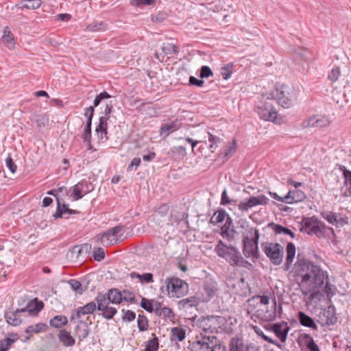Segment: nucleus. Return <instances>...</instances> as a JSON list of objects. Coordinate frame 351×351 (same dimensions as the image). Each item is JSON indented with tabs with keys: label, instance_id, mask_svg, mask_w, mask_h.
Masks as SVG:
<instances>
[{
	"label": "nucleus",
	"instance_id": "39",
	"mask_svg": "<svg viewBox=\"0 0 351 351\" xmlns=\"http://www.w3.org/2000/svg\"><path fill=\"white\" fill-rule=\"evenodd\" d=\"M48 326L44 323H38L35 325H31L27 327L25 332V333H39L47 330Z\"/></svg>",
	"mask_w": 351,
	"mask_h": 351
},
{
	"label": "nucleus",
	"instance_id": "16",
	"mask_svg": "<svg viewBox=\"0 0 351 351\" xmlns=\"http://www.w3.org/2000/svg\"><path fill=\"white\" fill-rule=\"evenodd\" d=\"M79 211L71 209L69 208V204L63 202L61 203L60 199H58V205L56 208V213L53 215V218L59 219V218H65L68 219L69 217L65 216L66 214L73 215V214H78Z\"/></svg>",
	"mask_w": 351,
	"mask_h": 351
},
{
	"label": "nucleus",
	"instance_id": "42",
	"mask_svg": "<svg viewBox=\"0 0 351 351\" xmlns=\"http://www.w3.org/2000/svg\"><path fill=\"white\" fill-rule=\"evenodd\" d=\"M304 339L307 349L309 351H320L319 346L315 342L313 338L308 334H305Z\"/></svg>",
	"mask_w": 351,
	"mask_h": 351
},
{
	"label": "nucleus",
	"instance_id": "36",
	"mask_svg": "<svg viewBox=\"0 0 351 351\" xmlns=\"http://www.w3.org/2000/svg\"><path fill=\"white\" fill-rule=\"evenodd\" d=\"M186 337V330L180 327H174L171 330V340L182 341Z\"/></svg>",
	"mask_w": 351,
	"mask_h": 351
},
{
	"label": "nucleus",
	"instance_id": "28",
	"mask_svg": "<svg viewBox=\"0 0 351 351\" xmlns=\"http://www.w3.org/2000/svg\"><path fill=\"white\" fill-rule=\"evenodd\" d=\"M298 318L301 325L305 327L311 328L315 330H317V326L313 319L306 315L305 313L302 311L299 312Z\"/></svg>",
	"mask_w": 351,
	"mask_h": 351
},
{
	"label": "nucleus",
	"instance_id": "23",
	"mask_svg": "<svg viewBox=\"0 0 351 351\" xmlns=\"http://www.w3.org/2000/svg\"><path fill=\"white\" fill-rule=\"evenodd\" d=\"M44 307V303L42 301L38 300L37 298L29 302L26 306L21 308V309L24 310V313L29 312L32 315H37Z\"/></svg>",
	"mask_w": 351,
	"mask_h": 351
},
{
	"label": "nucleus",
	"instance_id": "55",
	"mask_svg": "<svg viewBox=\"0 0 351 351\" xmlns=\"http://www.w3.org/2000/svg\"><path fill=\"white\" fill-rule=\"evenodd\" d=\"M140 306L141 308L149 313H152L154 311V304L152 300L147 298H142L140 302Z\"/></svg>",
	"mask_w": 351,
	"mask_h": 351
},
{
	"label": "nucleus",
	"instance_id": "31",
	"mask_svg": "<svg viewBox=\"0 0 351 351\" xmlns=\"http://www.w3.org/2000/svg\"><path fill=\"white\" fill-rule=\"evenodd\" d=\"M269 226L271 227L272 230L276 234H287L289 235L291 239H294L295 237V234L293 232H292L288 228L282 226V225L274 223H269Z\"/></svg>",
	"mask_w": 351,
	"mask_h": 351
},
{
	"label": "nucleus",
	"instance_id": "27",
	"mask_svg": "<svg viewBox=\"0 0 351 351\" xmlns=\"http://www.w3.org/2000/svg\"><path fill=\"white\" fill-rule=\"evenodd\" d=\"M207 321L210 323L207 328H204V330L206 332L207 330H210L211 332H213L214 330L217 329V326L221 324L223 325L226 319L225 317L222 316H210L207 318Z\"/></svg>",
	"mask_w": 351,
	"mask_h": 351
},
{
	"label": "nucleus",
	"instance_id": "40",
	"mask_svg": "<svg viewBox=\"0 0 351 351\" xmlns=\"http://www.w3.org/2000/svg\"><path fill=\"white\" fill-rule=\"evenodd\" d=\"M68 283L73 291L77 293L82 294L88 288L89 281L88 280L86 282V285L84 289L82 287V283L76 279H71L69 280Z\"/></svg>",
	"mask_w": 351,
	"mask_h": 351
},
{
	"label": "nucleus",
	"instance_id": "17",
	"mask_svg": "<svg viewBox=\"0 0 351 351\" xmlns=\"http://www.w3.org/2000/svg\"><path fill=\"white\" fill-rule=\"evenodd\" d=\"M265 309L263 308L261 310L258 316L264 321L270 322L276 319L278 317L277 311H276V300L274 298L272 300V304L270 306V308H268L267 306H265Z\"/></svg>",
	"mask_w": 351,
	"mask_h": 351
},
{
	"label": "nucleus",
	"instance_id": "12",
	"mask_svg": "<svg viewBox=\"0 0 351 351\" xmlns=\"http://www.w3.org/2000/svg\"><path fill=\"white\" fill-rule=\"evenodd\" d=\"M337 321V318L334 306H328L326 308L321 309L318 315L317 322H319L322 326L333 325Z\"/></svg>",
	"mask_w": 351,
	"mask_h": 351
},
{
	"label": "nucleus",
	"instance_id": "64",
	"mask_svg": "<svg viewBox=\"0 0 351 351\" xmlns=\"http://www.w3.org/2000/svg\"><path fill=\"white\" fill-rule=\"evenodd\" d=\"M164 319L167 317H173V311L169 307H163L157 315Z\"/></svg>",
	"mask_w": 351,
	"mask_h": 351
},
{
	"label": "nucleus",
	"instance_id": "8",
	"mask_svg": "<svg viewBox=\"0 0 351 351\" xmlns=\"http://www.w3.org/2000/svg\"><path fill=\"white\" fill-rule=\"evenodd\" d=\"M262 249L270 261L275 265H279L282 261L283 247L278 243L264 242L261 244Z\"/></svg>",
	"mask_w": 351,
	"mask_h": 351
},
{
	"label": "nucleus",
	"instance_id": "60",
	"mask_svg": "<svg viewBox=\"0 0 351 351\" xmlns=\"http://www.w3.org/2000/svg\"><path fill=\"white\" fill-rule=\"evenodd\" d=\"M176 130V125L173 123L165 124L160 128V134L168 136L170 133Z\"/></svg>",
	"mask_w": 351,
	"mask_h": 351
},
{
	"label": "nucleus",
	"instance_id": "10",
	"mask_svg": "<svg viewBox=\"0 0 351 351\" xmlns=\"http://www.w3.org/2000/svg\"><path fill=\"white\" fill-rule=\"evenodd\" d=\"M95 301L99 302V308L102 309L103 304L106 302L119 304L123 301V293L116 288L110 289L106 294L99 292L95 298Z\"/></svg>",
	"mask_w": 351,
	"mask_h": 351
},
{
	"label": "nucleus",
	"instance_id": "49",
	"mask_svg": "<svg viewBox=\"0 0 351 351\" xmlns=\"http://www.w3.org/2000/svg\"><path fill=\"white\" fill-rule=\"evenodd\" d=\"M106 26L104 22L94 21L87 26V29L90 32L104 31Z\"/></svg>",
	"mask_w": 351,
	"mask_h": 351
},
{
	"label": "nucleus",
	"instance_id": "35",
	"mask_svg": "<svg viewBox=\"0 0 351 351\" xmlns=\"http://www.w3.org/2000/svg\"><path fill=\"white\" fill-rule=\"evenodd\" d=\"M211 349L210 342H207L206 339H201L195 341L191 345L192 351H208Z\"/></svg>",
	"mask_w": 351,
	"mask_h": 351
},
{
	"label": "nucleus",
	"instance_id": "5",
	"mask_svg": "<svg viewBox=\"0 0 351 351\" xmlns=\"http://www.w3.org/2000/svg\"><path fill=\"white\" fill-rule=\"evenodd\" d=\"M165 282L166 291L171 297L181 298L189 292V285L178 278H167Z\"/></svg>",
	"mask_w": 351,
	"mask_h": 351
},
{
	"label": "nucleus",
	"instance_id": "14",
	"mask_svg": "<svg viewBox=\"0 0 351 351\" xmlns=\"http://www.w3.org/2000/svg\"><path fill=\"white\" fill-rule=\"evenodd\" d=\"M91 324L92 321L89 319V317L86 318V321L78 320L77 324L74 328L75 335L79 340L78 344L88 336L90 332L88 325Z\"/></svg>",
	"mask_w": 351,
	"mask_h": 351
},
{
	"label": "nucleus",
	"instance_id": "11",
	"mask_svg": "<svg viewBox=\"0 0 351 351\" xmlns=\"http://www.w3.org/2000/svg\"><path fill=\"white\" fill-rule=\"evenodd\" d=\"M330 121L329 118L323 114H313L308 119L304 120L302 126L304 128H325L330 125Z\"/></svg>",
	"mask_w": 351,
	"mask_h": 351
},
{
	"label": "nucleus",
	"instance_id": "6",
	"mask_svg": "<svg viewBox=\"0 0 351 351\" xmlns=\"http://www.w3.org/2000/svg\"><path fill=\"white\" fill-rule=\"evenodd\" d=\"M216 251L217 254L226 258L231 265L241 266V260L238 250L232 246H228L222 241H219Z\"/></svg>",
	"mask_w": 351,
	"mask_h": 351
},
{
	"label": "nucleus",
	"instance_id": "2",
	"mask_svg": "<svg viewBox=\"0 0 351 351\" xmlns=\"http://www.w3.org/2000/svg\"><path fill=\"white\" fill-rule=\"evenodd\" d=\"M274 100L269 95H263L256 106V111L260 118L265 121L274 122L277 119V112L273 106Z\"/></svg>",
	"mask_w": 351,
	"mask_h": 351
},
{
	"label": "nucleus",
	"instance_id": "58",
	"mask_svg": "<svg viewBox=\"0 0 351 351\" xmlns=\"http://www.w3.org/2000/svg\"><path fill=\"white\" fill-rule=\"evenodd\" d=\"M93 256L95 261L100 262L105 258V252L101 247H96L93 252Z\"/></svg>",
	"mask_w": 351,
	"mask_h": 351
},
{
	"label": "nucleus",
	"instance_id": "50",
	"mask_svg": "<svg viewBox=\"0 0 351 351\" xmlns=\"http://www.w3.org/2000/svg\"><path fill=\"white\" fill-rule=\"evenodd\" d=\"M112 96L107 93L106 91H103L100 93L99 94L97 95L94 101H93V106L94 108L98 106L102 101L104 99H110Z\"/></svg>",
	"mask_w": 351,
	"mask_h": 351
},
{
	"label": "nucleus",
	"instance_id": "25",
	"mask_svg": "<svg viewBox=\"0 0 351 351\" xmlns=\"http://www.w3.org/2000/svg\"><path fill=\"white\" fill-rule=\"evenodd\" d=\"M287 256L284 269L288 271L293 263L295 256V246L293 243H288L286 248Z\"/></svg>",
	"mask_w": 351,
	"mask_h": 351
},
{
	"label": "nucleus",
	"instance_id": "37",
	"mask_svg": "<svg viewBox=\"0 0 351 351\" xmlns=\"http://www.w3.org/2000/svg\"><path fill=\"white\" fill-rule=\"evenodd\" d=\"M228 217H230L226 213V210L221 208L219 209L217 211H216L214 215L211 217L210 219V223H213L214 225L221 223L228 219Z\"/></svg>",
	"mask_w": 351,
	"mask_h": 351
},
{
	"label": "nucleus",
	"instance_id": "59",
	"mask_svg": "<svg viewBox=\"0 0 351 351\" xmlns=\"http://www.w3.org/2000/svg\"><path fill=\"white\" fill-rule=\"evenodd\" d=\"M123 293L124 294V295L123 296V301L133 304L137 303L134 294L132 291L128 289H125L123 291Z\"/></svg>",
	"mask_w": 351,
	"mask_h": 351
},
{
	"label": "nucleus",
	"instance_id": "18",
	"mask_svg": "<svg viewBox=\"0 0 351 351\" xmlns=\"http://www.w3.org/2000/svg\"><path fill=\"white\" fill-rule=\"evenodd\" d=\"M24 313V310L21 308L9 310L5 311L4 317L8 324L17 326L22 322L21 319V313Z\"/></svg>",
	"mask_w": 351,
	"mask_h": 351
},
{
	"label": "nucleus",
	"instance_id": "33",
	"mask_svg": "<svg viewBox=\"0 0 351 351\" xmlns=\"http://www.w3.org/2000/svg\"><path fill=\"white\" fill-rule=\"evenodd\" d=\"M68 323V319L65 315H56L49 320V325L55 328H60Z\"/></svg>",
	"mask_w": 351,
	"mask_h": 351
},
{
	"label": "nucleus",
	"instance_id": "51",
	"mask_svg": "<svg viewBox=\"0 0 351 351\" xmlns=\"http://www.w3.org/2000/svg\"><path fill=\"white\" fill-rule=\"evenodd\" d=\"M112 96L107 93L106 91H103L100 93L99 94L97 95L94 101H93V106L94 108L98 106L102 101L104 99H110Z\"/></svg>",
	"mask_w": 351,
	"mask_h": 351
},
{
	"label": "nucleus",
	"instance_id": "26",
	"mask_svg": "<svg viewBox=\"0 0 351 351\" xmlns=\"http://www.w3.org/2000/svg\"><path fill=\"white\" fill-rule=\"evenodd\" d=\"M340 169L343 171L345 180L343 188L346 189L343 194L346 197H350L351 196V171L348 170L344 166H341Z\"/></svg>",
	"mask_w": 351,
	"mask_h": 351
},
{
	"label": "nucleus",
	"instance_id": "29",
	"mask_svg": "<svg viewBox=\"0 0 351 351\" xmlns=\"http://www.w3.org/2000/svg\"><path fill=\"white\" fill-rule=\"evenodd\" d=\"M41 0H22L16 5L21 9L36 10L41 6Z\"/></svg>",
	"mask_w": 351,
	"mask_h": 351
},
{
	"label": "nucleus",
	"instance_id": "48",
	"mask_svg": "<svg viewBox=\"0 0 351 351\" xmlns=\"http://www.w3.org/2000/svg\"><path fill=\"white\" fill-rule=\"evenodd\" d=\"M16 339V337L14 339L6 337L0 340V351H8Z\"/></svg>",
	"mask_w": 351,
	"mask_h": 351
},
{
	"label": "nucleus",
	"instance_id": "54",
	"mask_svg": "<svg viewBox=\"0 0 351 351\" xmlns=\"http://www.w3.org/2000/svg\"><path fill=\"white\" fill-rule=\"evenodd\" d=\"M91 118L86 121V125L84 129V134L82 136L84 141H89L91 140Z\"/></svg>",
	"mask_w": 351,
	"mask_h": 351
},
{
	"label": "nucleus",
	"instance_id": "4",
	"mask_svg": "<svg viewBox=\"0 0 351 351\" xmlns=\"http://www.w3.org/2000/svg\"><path fill=\"white\" fill-rule=\"evenodd\" d=\"M274 100L276 99L278 103L285 108H289L295 99V93L292 87L282 84L276 89L275 93L269 95Z\"/></svg>",
	"mask_w": 351,
	"mask_h": 351
},
{
	"label": "nucleus",
	"instance_id": "3",
	"mask_svg": "<svg viewBox=\"0 0 351 351\" xmlns=\"http://www.w3.org/2000/svg\"><path fill=\"white\" fill-rule=\"evenodd\" d=\"M125 227L122 225H118L115 227L108 229L107 231L98 234L97 239L104 246H111L115 243H121L126 237L124 236Z\"/></svg>",
	"mask_w": 351,
	"mask_h": 351
},
{
	"label": "nucleus",
	"instance_id": "34",
	"mask_svg": "<svg viewBox=\"0 0 351 351\" xmlns=\"http://www.w3.org/2000/svg\"><path fill=\"white\" fill-rule=\"evenodd\" d=\"M130 277L132 279L137 278L139 281L143 283H151L154 282L153 274L152 273H144L140 274L135 271H132L130 274Z\"/></svg>",
	"mask_w": 351,
	"mask_h": 351
},
{
	"label": "nucleus",
	"instance_id": "62",
	"mask_svg": "<svg viewBox=\"0 0 351 351\" xmlns=\"http://www.w3.org/2000/svg\"><path fill=\"white\" fill-rule=\"evenodd\" d=\"M232 64H228L221 68V75L224 80H228L232 73Z\"/></svg>",
	"mask_w": 351,
	"mask_h": 351
},
{
	"label": "nucleus",
	"instance_id": "7",
	"mask_svg": "<svg viewBox=\"0 0 351 351\" xmlns=\"http://www.w3.org/2000/svg\"><path fill=\"white\" fill-rule=\"evenodd\" d=\"M300 230L309 235H316L317 237L324 236L326 228L325 224L315 217L304 218L301 222Z\"/></svg>",
	"mask_w": 351,
	"mask_h": 351
},
{
	"label": "nucleus",
	"instance_id": "56",
	"mask_svg": "<svg viewBox=\"0 0 351 351\" xmlns=\"http://www.w3.org/2000/svg\"><path fill=\"white\" fill-rule=\"evenodd\" d=\"M269 297L267 295H257L256 297H253L252 299L247 300V303L249 305H251L252 302H254L255 301H259L263 305H267L269 302Z\"/></svg>",
	"mask_w": 351,
	"mask_h": 351
},
{
	"label": "nucleus",
	"instance_id": "15",
	"mask_svg": "<svg viewBox=\"0 0 351 351\" xmlns=\"http://www.w3.org/2000/svg\"><path fill=\"white\" fill-rule=\"evenodd\" d=\"M271 330L276 335V336L284 343L287 338L288 332L290 327L286 322L282 321L278 323H275L271 325Z\"/></svg>",
	"mask_w": 351,
	"mask_h": 351
},
{
	"label": "nucleus",
	"instance_id": "57",
	"mask_svg": "<svg viewBox=\"0 0 351 351\" xmlns=\"http://www.w3.org/2000/svg\"><path fill=\"white\" fill-rule=\"evenodd\" d=\"M230 351H241V340L239 338L232 339L230 342Z\"/></svg>",
	"mask_w": 351,
	"mask_h": 351
},
{
	"label": "nucleus",
	"instance_id": "30",
	"mask_svg": "<svg viewBox=\"0 0 351 351\" xmlns=\"http://www.w3.org/2000/svg\"><path fill=\"white\" fill-rule=\"evenodd\" d=\"M97 303V310L99 311H101V315L104 318L106 319H111L113 318L114 315L117 313V311L115 307L109 306V304L108 302H106V304H104V307H101L102 309L99 308V302Z\"/></svg>",
	"mask_w": 351,
	"mask_h": 351
},
{
	"label": "nucleus",
	"instance_id": "45",
	"mask_svg": "<svg viewBox=\"0 0 351 351\" xmlns=\"http://www.w3.org/2000/svg\"><path fill=\"white\" fill-rule=\"evenodd\" d=\"M322 217L332 225L337 226V215L331 211H324L321 213Z\"/></svg>",
	"mask_w": 351,
	"mask_h": 351
},
{
	"label": "nucleus",
	"instance_id": "9",
	"mask_svg": "<svg viewBox=\"0 0 351 351\" xmlns=\"http://www.w3.org/2000/svg\"><path fill=\"white\" fill-rule=\"evenodd\" d=\"M259 234L258 230L254 231L252 238L245 237L243 239V254L245 257L255 261L258 258V242Z\"/></svg>",
	"mask_w": 351,
	"mask_h": 351
},
{
	"label": "nucleus",
	"instance_id": "24",
	"mask_svg": "<svg viewBox=\"0 0 351 351\" xmlns=\"http://www.w3.org/2000/svg\"><path fill=\"white\" fill-rule=\"evenodd\" d=\"M58 339L60 342L64 347H72L75 343V339L71 335L70 332L67 331L66 329H61L58 335Z\"/></svg>",
	"mask_w": 351,
	"mask_h": 351
},
{
	"label": "nucleus",
	"instance_id": "63",
	"mask_svg": "<svg viewBox=\"0 0 351 351\" xmlns=\"http://www.w3.org/2000/svg\"><path fill=\"white\" fill-rule=\"evenodd\" d=\"M213 75V72L208 66H202L200 69L199 77L201 78H207Z\"/></svg>",
	"mask_w": 351,
	"mask_h": 351
},
{
	"label": "nucleus",
	"instance_id": "20",
	"mask_svg": "<svg viewBox=\"0 0 351 351\" xmlns=\"http://www.w3.org/2000/svg\"><path fill=\"white\" fill-rule=\"evenodd\" d=\"M109 118L106 117H101L99 119V123L96 127L95 132L100 140L106 141L108 139V120Z\"/></svg>",
	"mask_w": 351,
	"mask_h": 351
},
{
	"label": "nucleus",
	"instance_id": "43",
	"mask_svg": "<svg viewBox=\"0 0 351 351\" xmlns=\"http://www.w3.org/2000/svg\"><path fill=\"white\" fill-rule=\"evenodd\" d=\"M162 51L165 56L176 54L178 53V48L176 44L166 43L162 47Z\"/></svg>",
	"mask_w": 351,
	"mask_h": 351
},
{
	"label": "nucleus",
	"instance_id": "47",
	"mask_svg": "<svg viewBox=\"0 0 351 351\" xmlns=\"http://www.w3.org/2000/svg\"><path fill=\"white\" fill-rule=\"evenodd\" d=\"M79 184L80 185L82 192L84 194V195L88 194V193H90L94 190V186L89 180H82L80 182H79Z\"/></svg>",
	"mask_w": 351,
	"mask_h": 351
},
{
	"label": "nucleus",
	"instance_id": "22",
	"mask_svg": "<svg viewBox=\"0 0 351 351\" xmlns=\"http://www.w3.org/2000/svg\"><path fill=\"white\" fill-rule=\"evenodd\" d=\"M236 231L234 230L232 220L230 217H228L226 223L221 228V235L223 238L230 241L234 239Z\"/></svg>",
	"mask_w": 351,
	"mask_h": 351
},
{
	"label": "nucleus",
	"instance_id": "41",
	"mask_svg": "<svg viewBox=\"0 0 351 351\" xmlns=\"http://www.w3.org/2000/svg\"><path fill=\"white\" fill-rule=\"evenodd\" d=\"M69 195L73 197L75 200H79L82 199L84 196L79 182L75 184L73 186L71 187L69 189Z\"/></svg>",
	"mask_w": 351,
	"mask_h": 351
},
{
	"label": "nucleus",
	"instance_id": "52",
	"mask_svg": "<svg viewBox=\"0 0 351 351\" xmlns=\"http://www.w3.org/2000/svg\"><path fill=\"white\" fill-rule=\"evenodd\" d=\"M112 96L107 93L106 91H103L100 93L99 94L97 95L94 101H93V106L94 108L98 106L102 101L104 99H110Z\"/></svg>",
	"mask_w": 351,
	"mask_h": 351
},
{
	"label": "nucleus",
	"instance_id": "21",
	"mask_svg": "<svg viewBox=\"0 0 351 351\" xmlns=\"http://www.w3.org/2000/svg\"><path fill=\"white\" fill-rule=\"evenodd\" d=\"M269 199L265 195L252 196L248 200L243 203V210L257 205H267Z\"/></svg>",
	"mask_w": 351,
	"mask_h": 351
},
{
	"label": "nucleus",
	"instance_id": "38",
	"mask_svg": "<svg viewBox=\"0 0 351 351\" xmlns=\"http://www.w3.org/2000/svg\"><path fill=\"white\" fill-rule=\"evenodd\" d=\"M188 217V213L185 212L178 213L176 214H173L171 213L169 217V221L171 223H173V222L179 223L182 221H184L186 225L188 227L189 224V221L187 220Z\"/></svg>",
	"mask_w": 351,
	"mask_h": 351
},
{
	"label": "nucleus",
	"instance_id": "46",
	"mask_svg": "<svg viewBox=\"0 0 351 351\" xmlns=\"http://www.w3.org/2000/svg\"><path fill=\"white\" fill-rule=\"evenodd\" d=\"M137 326L139 331L144 332L149 327V321L147 317L143 314L138 315L137 320Z\"/></svg>",
	"mask_w": 351,
	"mask_h": 351
},
{
	"label": "nucleus",
	"instance_id": "1",
	"mask_svg": "<svg viewBox=\"0 0 351 351\" xmlns=\"http://www.w3.org/2000/svg\"><path fill=\"white\" fill-rule=\"evenodd\" d=\"M295 275L302 278L301 291L304 295L322 287L328 278L326 271L319 266L314 265L301 254H298L297 261L294 265Z\"/></svg>",
	"mask_w": 351,
	"mask_h": 351
},
{
	"label": "nucleus",
	"instance_id": "13",
	"mask_svg": "<svg viewBox=\"0 0 351 351\" xmlns=\"http://www.w3.org/2000/svg\"><path fill=\"white\" fill-rule=\"evenodd\" d=\"M97 309V303L95 301H91L83 306H80L73 310L70 317L71 322H75L76 319H81L82 315H89L94 313Z\"/></svg>",
	"mask_w": 351,
	"mask_h": 351
},
{
	"label": "nucleus",
	"instance_id": "61",
	"mask_svg": "<svg viewBox=\"0 0 351 351\" xmlns=\"http://www.w3.org/2000/svg\"><path fill=\"white\" fill-rule=\"evenodd\" d=\"M122 312L123 313V315L122 316V319L124 322H132L136 318V313L131 311V310H122Z\"/></svg>",
	"mask_w": 351,
	"mask_h": 351
},
{
	"label": "nucleus",
	"instance_id": "19",
	"mask_svg": "<svg viewBox=\"0 0 351 351\" xmlns=\"http://www.w3.org/2000/svg\"><path fill=\"white\" fill-rule=\"evenodd\" d=\"M306 198L305 193L299 189L290 190L285 195V203L292 204L302 202Z\"/></svg>",
	"mask_w": 351,
	"mask_h": 351
},
{
	"label": "nucleus",
	"instance_id": "53",
	"mask_svg": "<svg viewBox=\"0 0 351 351\" xmlns=\"http://www.w3.org/2000/svg\"><path fill=\"white\" fill-rule=\"evenodd\" d=\"M112 96L107 93L106 91H103L100 93L99 94L97 95L94 101H93V106L94 108L98 106L102 101L104 99H110Z\"/></svg>",
	"mask_w": 351,
	"mask_h": 351
},
{
	"label": "nucleus",
	"instance_id": "44",
	"mask_svg": "<svg viewBox=\"0 0 351 351\" xmlns=\"http://www.w3.org/2000/svg\"><path fill=\"white\" fill-rule=\"evenodd\" d=\"M153 335H154V337L147 341L144 351H158V348H159L158 338L155 335L153 334Z\"/></svg>",
	"mask_w": 351,
	"mask_h": 351
},
{
	"label": "nucleus",
	"instance_id": "32",
	"mask_svg": "<svg viewBox=\"0 0 351 351\" xmlns=\"http://www.w3.org/2000/svg\"><path fill=\"white\" fill-rule=\"evenodd\" d=\"M2 42L7 46L10 49L14 48L15 45L14 35L10 32L8 27H5L3 30V35L1 38Z\"/></svg>",
	"mask_w": 351,
	"mask_h": 351
}]
</instances>
